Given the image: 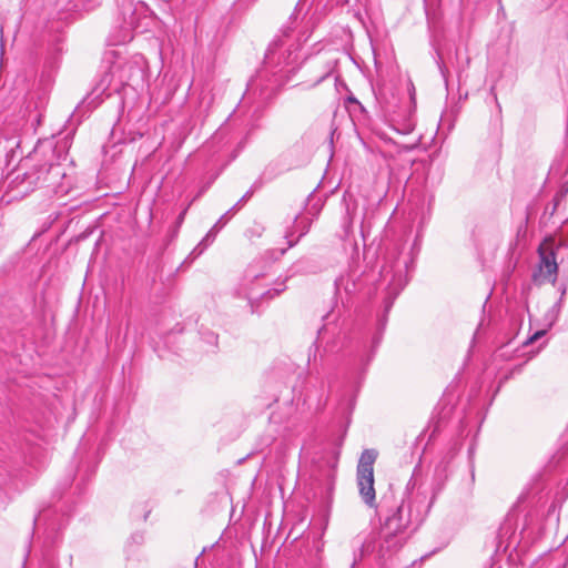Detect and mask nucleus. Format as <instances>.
Returning <instances> with one entry per match:
<instances>
[{"label":"nucleus","mask_w":568,"mask_h":568,"mask_svg":"<svg viewBox=\"0 0 568 568\" xmlns=\"http://www.w3.org/2000/svg\"><path fill=\"white\" fill-rule=\"evenodd\" d=\"M70 144L68 136L55 143L52 140L38 142L6 176L10 199L21 200L37 189L58 196L68 194L72 189V178L63 162L68 160Z\"/></svg>","instance_id":"nucleus-1"},{"label":"nucleus","mask_w":568,"mask_h":568,"mask_svg":"<svg viewBox=\"0 0 568 568\" xmlns=\"http://www.w3.org/2000/svg\"><path fill=\"white\" fill-rule=\"evenodd\" d=\"M282 32L283 37L274 39L268 45L263 68L247 84L246 93L257 95L258 102L271 100L300 68L298 45L288 39V29Z\"/></svg>","instance_id":"nucleus-2"},{"label":"nucleus","mask_w":568,"mask_h":568,"mask_svg":"<svg viewBox=\"0 0 568 568\" xmlns=\"http://www.w3.org/2000/svg\"><path fill=\"white\" fill-rule=\"evenodd\" d=\"M432 506L428 491L418 484L417 468H415L399 505L385 518L382 528L384 541L381 544V551L402 547L405 538L400 535L410 526L417 528L424 521Z\"/></svg>","instance_id":"nucleus-3"},{"label":"nucleus","mask_w":568,"mask_h":568,"mask_svg":"<svg viewBox=\"0 0 568 568\" xmlns=\"http://www.w3.org/2000/svg\"><path fill=\"white\" fill-rule=\"evenodd\" d=\"M414 261L413 252L404 254L397 248L388 252L385 264L381 270V278L386 284L387 290V297L385 300L386 311H389L394 300L408 283Z\"/></svg>","instance_id":"nucleus-4"},{"label":"nucleus","mask_w":568,"mask_h":568,"mask_svg":"<svg viewBox=\"0 0 568 568\" xmlns=\"http://www.w3.org/2000/svg\"><path fill=\"white\" fill-rule=\"evenodd\" d=\"M456 455L455 449H450L445 456L440 458V460L436 464L434 469V477L430 488V494L428 493V499H432V505L436 496L442 491L448 475H449V465L454 456Z\"/></svg>","instance_id":"nucleus-5"},{"label":"nucleus","mask_w":568,"mask_h":568,"mask_svg":"<svg viewBox=\"0 0 568 568\" xmlns=\"http://www.w3.org/2000/svg\"><path fill=\"white\" fill-rule=\"evenodd\" d=\"M538 253L540 257L539 270L541 276L545 280L551 281L554 283L558 273V264L556 262V254L554 250L546 247L545 245H540Z\"/></svg>","instance_id":"nucleus-6"},{"label":"nucleus","mask_w":568,"mask_h":568,"mask_svg":"<svg viewBox=\"0 0 568 568\" xmlns=\"http://www.w3.org/2000/svg\"><path fill=\"white\" fill-rule=\"evenodd\" d=\"M357 486L364 503L369 507H374L376 499L374 488V474H357Z\"/></svg>","instance_id":"nucleus-7"},{"label":"nucleus","mask_w":568,"mask_h":568,"mask_svg":"<svg viewBox=\"0 0 568 568\" xmlns=\"http://www.w3.org/2000/svg\"><path fill=\"white\" fill-rule=\"evenodd\" d=\"M334 68H335V62L332 60L316 61V64H315L316 78L308 85V88H314V87L321 84L325 79H327L333 73Z\"/></svg>","instance_id":"nucleus-8"},{"label":"nucleus","mask_w":568,"mask_h":568,"mask_svg":"<svg viewBox=\"0 0 568 568\" xmlns=\"http://www.w3.org/2000/svg\"><path fill=\"white\" fill-rule=\"evenodd\" d=\"M283 291H285V285H284V282L282 283H276L275 287H273L272 290H267L265 292H255L253 288L248 290L247 293H246V297L248 300V302L251 303V305L253 306V303L257 300H271L275 296H277L278 294H281Z\"/></svg>","instance_id":"nucleus-9"},{"label":"nucleus","mask_w":568,"mask_h":568,"mask_svg":"<svg viewBox=\"0 0 568 568\" xmlns=\"http://www.w3.org/2000/svg\"><path fill=\"white\" fill-rule=\"evenodd\" d=\"M377 458L375 449H364L357 465V474H374V463Z\"/></svg>","instance_id":"nucleus-10"},{"label":"nucleus","mask_w":568,"mask_h":568,"mask_svg":"<svg viewBox=\"0 0 568 568\" xmlns=\"http://www.w3.org/2000/svg\"><path fill=\"white\" fill-rule=\"evenodd\" d=\"M355 282L349 274H342L335 280V290L337 293L344 291L346 294H351L355 290Z\"/></svg>","instance_id":"nucleus-11"},{"label":"nucleus","mask_w":568,"mask_h":568,"mask_svg":"<svg viewBox=\"0 0 568 568\" xmlns=\"http://www.w3.org/2000/svg\"><path fill=\"white\" fill-rule=\"evenodd\" d=\"M219 233L217 224H214L211 230L206 233V235L202 239V241L194 248L193 253L196 255L202 254L215 240L216 234Z\"/></svg>","instance_id":"nucleus-12"},{"label":"nucleus","mask_w":568,"mask_h":568,"mask_svg":"<svg viewBox=\"0 0 568 568\" xmlns=\"http://www.w3.org/2000/svg\"><path fill=\"white\" fill-rule=\"evenodd\" d=\"M209 0H183L184 10L190 14H199L204 11Z\"/></svg>","instance_id":"nucleus-13"},{"label":"nucleus","mask_w":568,"mask_h":568,"mask_svg":"<svg viewBox=\"0 0 568 568\" xmlns=\"http://www.w3.org/2000/svg\"><path fill=\"white\" fill-rule=\"evenodd\" d=\"M307 260H300L297 261L291 268L292 275L297 273H307L312 272L313 270L307 265Z\"/></svg>","instance_id":"nucleus-14"},{"label":"nucleus","mask_w":568,"mask_h":568,"mask_svg":"<svg viewBox=\"0 0 568 568\" xmlns=\"http://www.w3.org/2000/svg\"><path fill=\"white\" fill-rule=\"evenodd\" d=\"M254 193V189L251 187L231 209L230 211L234 212L241 207L243 203H245Z\"/></svg>","instance_id":"nucleus-15"},{"label":"nucleus","mask_w":568,"mask_h":568,"mask_svg":"<svg viewBox=\"0 0 568 568\" xmlns=\"http://www.w3.org/2000/svg\"><path fill=\"white\" fill-rule=\"evenodd\" d=\"M232 211H227L225 214H223L219 221L215 223L217 224V230L220 231L226 223V216L231 213Z\"/></svg>","instance_id":"nucleus-16"},{"label":"nucleus","mask_w":568,"mask_h":568,"mask_svg":"<svg viewBox=\"0 0 568 568\" xmlns=\"http://www.w3.org/2000/svg\"><path fill=\"white\" fill-rule=\"evenodd\" d=\"M545 332L544 331H539V332H536L530 338L529 341L532 342L534 339H537L539 336L544 335Z\"/></svg>","instance_id":"nucleus-17"},{"label":"nucleus","mask_w":568,"mask_h":568,"mask_svg":"<svg viewBox=\"0 0 568 568\" xmlns=\"http://www.w3.org/2000/svg\"><path fill=\"white\" fill-rule=\"evenodd\" d=\"M409 94H410V100L413 102H415V87L412 83H410Z\"/></svg>","instance_id":"nucleus-18"},{"label":"nucleus","mask_w":568,"mask_h":568,"mask_svg":"<svg viewBox=\"0 0 568 568\" xmlns=\"http://www.w3.org/2000/svg\"><path fill=\"white\" fill-rule=\"evenodd\" d=\"M185 214H186V209L183 212L180 213V215L178 217V222L179 223L183 222Z\"/></svg>","instance_id":"nucleus-19"},{"label":"nucleus","mask_w":568,"mask_h":568,"mask_svg":"<svg viewBox=\"0 0 568 568\" xmlns=\"http://www.w3.org/2000/svg\"><path fill=\"white\" fill-rule=\"evenodd\" d=\"M346 214H347V216H348L349 222H352L353 216H352L351 207H349V205H348V204L346 205Z\"/></svg>","instance_id":"nucleus-20"},{"label":"nucleus","mask_w":568,"mask_h":568,"mask_svg":"<svg viewBox=\"0 0 568 568\" xmlns=\"http://www.w3.org/2000/svg\"><path fill=\"white\" fill-rule=\"evenodd\" d=\"M348 102H351V103H355V104H358V105L363 109V106L361 105V103H359V102L357 101V99H356V98H354V97H349V98H348Z\"/></svg>","instance_id":"nucleus-21"},{"label":"nucleus","mask_w":568,"mask_h":568,"mask_svg":"<svg viewBox=\"0 0 568 568\" xmlns=\"http://www.w3.org/2000/svg\"><path fill=\"white\" fill-rule=\"evenodd\" d=\"M307 231H308V227H305V229L301 232L300 237H301V236H303V235H305V234L307 233Z\"/></svg>","instance_id":"nucleus-22"}]
</instances>
